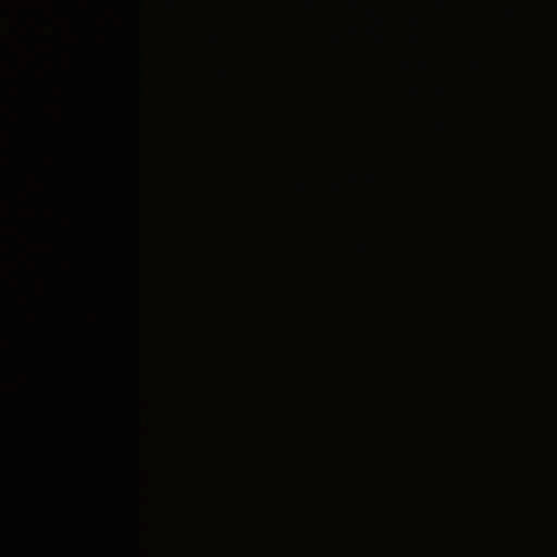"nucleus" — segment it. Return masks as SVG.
<instances>
[{
  "label": "nucleus",
  "mask_w": 557,
  "mask_h": 557,
  "mask_svg": "<svg viewBox=\"0 0 557 557\" xmlns=\"http://www.w3.org/2000/svg\"><path fill=\"white\" fill-rule=\"evenodd\" d=\"M134 106H138V99L136 98L135 101H134Z\"/></svg>",
  "instance_id": "1"
}]
</instances>
